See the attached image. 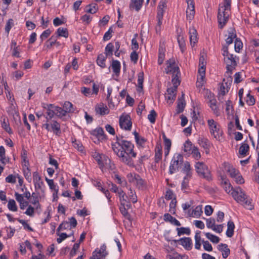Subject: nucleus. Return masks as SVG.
I'll list each match as a JSON object with an SVG mask.
<instances>
[{
	"label": "nucleus",
	"instance_id": "obj_1",
	"mask_svg": "<svg viewBox=\"0 0 259 259\" xmlns=\"http://www.w3.org/2000/svg\"><path fill=\"white\" fill-rule=\"evenodd\" d=\"M112 148L122 162L130 166H134V158L136 157L137 153L134 151V145L131 142L123 140L122 136H116V142L112 144Z\"/></svg>",
	"mask_w": 259,
	"mask_h": 259
},
{
	"label": "nucleus",
	"instance_id": "obj_2",
	"mask_svg": "<svg viewBox=\"0 0 259 259\" xmlns=\"http://www.w3.org/2000/svg\"><path fill=\"white\" fill-rule=\"evenodd\" d=\"M231 4V0H224V4L219 5L218 20L221 28H223L229 20Z\"/></svg>",
	"mask_w": 259,
	"mask_h": 259
},
{
	"label": "nucleus",
	"instance_id": "obj_3",
	"mask_svg": "<svg viewBox=\"0 0 259 259\" xmlns=\"http://www.w3.org/2000/svg\"><path fill=\"white\" fill-rule=\"evenodd\" d=\"M231 195L236 201L242 203L246 208L249 210L253 208L251 200L248 199L247 196L240 188H238L237 191H233Z\"/></svg>",
	"mask_w": 259,
	"mask_h": 259
},
{
	"label": "nucleus",
	"instance_id": "obj_4",
	"mask_svg": "<svg viewBox=\"0 0 259 259\" xmlns=\"http://www.w3.org/2000/svg\"><path fill=\"white\" fill-rule=\"evenodd\" d=\"M195 167L199 176L209 181L211 179L210 172L208 167L203 162H197L195 163Z\"/></svg>",
	"mask_w": 259,
	"mask_h": 259
},
{
	"label": "nucleus",
	"instance_id": "obj_5",
	"mask_svg": "<svg viewBox=\"0 0 259 259\" xmlns=\"http://www.w3.org/2000/svg\"><path fill=\"white\" fill-rule=\"evenodd\" d=\"M183 162V156L180 154H175L171 161L169 167V172L170 174L174 173L179 170V168Z\"/></svg>",
	"mask_w": 259,
	"mask_h": 259
},
{
	"label": "nucleus",
	"instance_id": "obj_6",
	"mask_svg": "<svg viewBox=\"0 0 259 259\" xmlns=\"http://www.w3.org/2000/svg\"><path fill=\"white\" fill-rule=\"evenodd\" d=\"M119 125L122 129L131 131L132 122L130 116L128 115L121 116L119 119Z\"/></svg>",
	"mask_w": 259,
	"mask_h": 259
},
{
	"label": "nucleus",
	"instance_id": "obj_7",
	"mask_svg": "<svg viewBox=\"0 0 259 259\" xmlns=\"http://www.w3.org/2000/svg\"><path fill=\"white\" fill-rule=\"evenodd\" d=\"M42 105V107L46 110L45 118L47 121H50L55 115V105L52 104L46 103H43Z\"/></svg>",
	"mask_w": 259,
	"mask_h": 259
},
{
	"label": "nucleus",
	"instance_id": "obj_8",
	"mask_svg": "<svg viewBox=\"0 0 259 259\" xmlns=\"http://www.w3.org/2000/svg\"><path fill=\"white\" fill-rule=\"evenodd\" d=\"M187 3L188 7L186 11V16L187 19L192 20L195 15V7L193 0H186Z\"/></svg>",
	"mask_w": 259,
	"mask_h": 259
},
{
	"label": "nucleus",
	"instance_id": "obj_9",
	"mask_svg": "<svg viewBox=\"0 0 259 259\" xmlns=\"http://www.w3.org/2000/svg\"><path fill=\"white\" fill-rule=\"evenodd\" d=\"M225 61L227 64V70L229 71H232L233 69L236 66L237 63L235 58L232 54H229L225 57Z\"/></svg>",
	"mask_w": 259,
	"mask_h": 259
},
{
	"label": "nucleus",
	"instance_id": "obj_10",
	"mask_svg": "<svg viewBox=\"0 0 259 259\" xmlns=\"http://www.w3.org/2000/svg\"><path fill=\"white\" fill-rule=\"evenodd\" d=\"M33 182L35 189H39L44 191V183L41 181V177L37 172L33 174Z\"/></svg>",
	"mask_w": 259,
	"mask_h": 259
},
{
	"label": "nucleus",
	"instance_id": "obj_11",
	"mask_svg": "<svg viewBox=\"0 0 259 259\" xmlns=\"http://www.w3.org/2000/svg\"><path fill=\"white\" fill-rule=\"evenodd\" d=\"M218 249L222 253L224 258H226L230 253V250L226 244L221 243L218 246Z\"/></svg>",
	"mask_w": 259,
	"mask_h": 259
},
{
	"label": "nucleus",
	"instance_id": "obj_12",
	"mask_svg": "<svg viewBox=\"0 0 259 259\" xmlns=\"http://www.w3.org/2000/svg\"><path fill=\"white\" fill-rule=\"evenodd\" d=\"M221 185L225 189L226 192L228 193H231L234 190H233V187L231 184L229 183L228 180L224 177L221 176Z\"/></svg>",
	"mask_w": 259,
	"mask_h": 259
},
{
	"label": "nucleus",
	"instance_id": "obj_13",
	"mask_svg": "<svg viewBox=\"0 0 259 259\" xmlns=\"http://www.w3.org/2000/svg\"><path fill=\"white\" fill-rule=\"evenodd\" d=\"M163 220L165 222H169L172 225L176 226H180V222L177 220L175 218L171 216L170 214L166 213L164 214Z\"/></svg>",
	"mask_w": 259,
	"mask_h": 259
},
{
	"label": "nucleus",
	"instance_id": "obj_14",
	"mask_svg": "<svg viewBox=\"0 0 259 259\" xmlns=\"http://www.w3.org/2000/svg\"><path fill=\"white\" fill-rule=\"evenodd\" d=\"M177 90L172 88H168L167 90V94H165V97L166 100L167 101H171V103L175 100L176 97Z\"/></svg>",
	"mask_w": 259,
	"mask_h": 259
},
{
	"label": "nucleus",
	"instance_id": "obj_15",
	"mask_svg": "<svg viewBox=\"0 0 259 259\" xmlns=\"http://www.w3.org/2000/svg\"><path fill=\"white\" fill-rule=\"evenodd\" d=\"M50 128L55 135L59 136L61 134L60 124L57 121L52 120L50 124Z\"/></svg>",
	"mask_w": 259,
	"mask_h": 259
},
{
	"label": "nucleus",
	"instance_id": "obj_16",
	"mask_svg": "<svg viewBox=\"0 0 259 259\" xmlns=\"http://www.w3.org/2000/svg\"><path fill=\"white\" fill-rule=\"evenodd\" d=\"M166 259H188V256L186 255H180L175 251L169 252L166 255Z\"/></svg>",
	"mask_w": 259,
	"mask_h": 259
},
{
	"label": "nucleus",
	"instance_id": "obj_17",
	"mask_svg": "<svg viewBox=\"0 0 259 259\" xmlns=\"http://www.w3.org/2000/svg\"><path fill=\"white\" fill-rule=\"evenodd\" d=\"M166 3L167 0L160 1L158 6L157 16H159V15H161V17L163 18V13L165 12V10L166 7Z\"/></svg>",
	"mask_w": 259,
	"mask_h": 259
},
{
	"label": "nucleus",
	"instance_id": "obj_18",
	"mask_svg": "<svg viewBox=\"0 0 259 259\" xmlns=\"http://www.w3.org/2000/svg\"><path fill=\"white\" fill-rule=\"evenodd\" d=\"M184 94H182V98L178 99V103L177 107V112L178 114L182 113L185 108L186 103L184 99Z\"/></svg>",
	"mask_w": 259,
	"mask_h": 259
},
{
	"label": "nucleus",
	"instance_id": "obj_19",
	"mask_svg": "<svg viewBox=\"0 0 259 259\" xmlns=\"http://www.w3.org/2000/svg\"><path fill=\"white\" fill-rule=\"evenodd\" d=\"M209 129L211 135L216 139L219 138L220 136L222 134V131L220 129V125L218 123L210 127Z\"/></svg>",
	"mask_w": 259,
	"mask_h": 259
},
{
	"label": "nucleus",
	"instance_id": "obj_20",
	"mask_svg": "<svg viewBox=\"0 0 259 259\" xmlns=\"http://www.w3.org/2000/svg\"><path fill=\"white\" fill-rule=\"evenodd\" d=\"M190 41L191 45H194L197 41V31L194 28H190L189 29Z\"/></svg>",
	"mask_w": 259,
	"mask_h": 259
},
{
	"label": "nucleus",
	"instance_id": "obj_21",
	"mask_svg": "<svg viewBox=\"0 0 259 259\" xmlns=\"http://www.w3.org/2000/svg\"><path fill=\"white\" fill-rule=\"evenodd\" d=\"M93 135L96 136L99 139L104 140L106 139V136L102 127H98L93 131Z\"/></svg>",
	"mask_w": 259,
	"mask_h": 259
},
{
	"label": "nucleus",
	"instance_id": "obj_22",
	"mask_svg": "<svg viewBox=\"0 0 259 259\" xmlns=\"http://www.w3.org/2000/svg\"><path fill=\"white\" fill-rule=\"evenodd\" d=\"M225 170L229 173L230 177L234 178L237 175L239 174V171L235 169L233 166L230 164H227L225 166Z\"/></svg>",
	"mask_w": 259,
	"mask_h": 259
},
{
	"label": "nucleus",
	"instance_id": "obj_23",
	"mask_svg": "<svg viewBox=\"0 0 259 259\" xmlns=\"http://www.w3.org/2000/svg\"><path fill=\"white\" fill-rule=\"evenodd\" d=\"M249 149V145L247 143H243L239 148V153L243 157H244L248 154Z\"/></svg>",
	"mask_w": 259,
	"mask_h": 259
},
{
	"label": "nucleus",
	"instance_id": "obj_24",
	"mask_svg": "<svg viewBox=\"0 0 259 259\" xmlns=\"http://www.w3.org/2000/svg\"><path fill=\"white\" fill-rule=\"evenodd\" d=\"M235 225L232 221H229L227 224V230L226 231V235L228 237H232L234 234V230Z\"/></svg>",
	"mask_w": 259,
	"mask_h": 259
},
{
	"label": "nucleus",
	"instance_id": "obj_25",
	"mask_svg": "<svg viewBox=\"0 0 259 259\" xmlns=\"http://www.w3.org/2000/svg\"><path fill=\"white\" fill-rule=\"evenodd\" d=\"M232 71H229L227 70L226 72L225 75L226 78H224L223 82L226 85V87L230 88L232 82V77L231 75L232 74Z\"/></svg>",
	"mask_w": 259,
	"mask_h": 259
},
{
	"label": "nucleus",
	"instance_id": "obj_26",
	"mask_svg": "<svg viewBox=\"0 0 259 259\" xmlns=\"http://www.w3.org/2000/svg\"><path fill=\"white\" fill-rule=\"evenodd\" d=\"M179 241L187 250H190L191 249V239L190 238H182L179 240Z\"/></svg>",
	"mask_w": 259,
	"mask_h": 259
},
{
	"label": "nucleus",
	"instance_id": "obj_27",
	"mask_svg": "<svg viewBox=\"0 0 259 259\" xmlns=\"http://www.w3.org/2000/svg\"><path fill=\"white\" fill-rule=\"evenodd\" d=\"M142 4L141 1L131 0L130 7L131 9H135L137 11H139L141 9Z\"/></svg>",
	"mask_w": 259,
	"mask_h": 259
},
{
	"label": "nucleus",
	"instance_id": "obj_28",
	"mask_svg": "<svg viewBox=\"0 0 259 259\" xmlns=\"http://www.w3.org/2000/svg\"><path fill=\"white\" fill-rule=\"evenodd\" d=\"M113 71L116 75H118L120 71V63L117 60H113L111 64Z\"/></svg>",
	"mask_w": 259,
	"mask_h": 259
},
{
	"label": "nucleus",
	"instance_id": "obj_29",
	"mask_svg": "<svg viewBox=\"0 0 259 259\" xmlns=\"http://www.w3.org/2000/svg\"><path fill=\"white\" fill-rule=\"evenodd\" d=\"M106 57L105 55L101 54L98 55L97 59V64L103 68L106 67L105 61Z\"/></svg>",
	"mask_w": 259,
	"mask_h": 259
},
{
	"label": "nucleus",
	"instance_id": "obj_30",
	"mask_svg": "<svg viewBox=\"0 0 259 259\" xmlns=\"http://www.w3.org/2000/svg\"><path fill=\"white\" fill-rule=\"evenodd\" d=\"M236 37V34L235 32V31L234 29H232L228 32V37L226 39V44L228 45L231 44L233 41L234 38Z\"/></svg>",
	"mask_w": 259,
	"mask_h": 259
},
{
	"label": "nucleus",
	"instance_id": "obj_31",
	"mask_svg": "<svg viewBox=\"0 0 259 259\" xmlns=\"http://www.w3.org/2000/svg\"><path fill=\"white\" fill-rule=\"evenodd\" d=\"M96 111L97 113L100 114L101 115L108 114L109 113V110L107 106H104L99 105L96 108Z\"/></svg>",
	"mask_w": 259,
	"mask_h": 259
},
{
	"label": "nucleus",
	"instance_id": "obj_32",
	"mask_svg": "<svg viewBox=\"0 0 259 259\" xmlns=\"http://www.w3.org/2000/svg\"><path fill=\"white\" fill-rule=\"evenodd\" d=\"M55 115L58 117L62 118L63 117L66 116V112L64 108H62L59 106H55Z\"/></svg>",
	"mask_w": 259,
	"mask_h": 259
},
{
	"label": "nucleus",
	"instance_id": "obj_33",
	"mask_svg": "<svg viewBox=\"0 0 259 259\" xmlns=\"http://www.w3.org/2000/svg\"><path fill=\"white\" fill-rule=\"evenodd\" d=\"M164 58L165 50L163 47L160 46L159 48L158 63L159 65L162 64L163 62Z\"/></svg>",
	"mask_w": 259,
	"mask_h": 259
},
{
	"label": "nucleus",
	"instance_id": "obj_34",
	"mask_svg": "<svg viewBox=\"0 0 259 259\" xmlns=\"http://www.w3.org/2000/svg\"><path fill=\"white\" fill-rule=\"evenodd\" d=\"M138 91L141 92L143 89V81H144V73L141 72L138 74Z\"/></svg>",
	"mask_w": 259,
	"mask_h": 259
},
{
	"label": "nucleus",
	"instance_id": "obj_35",
	"mask_svg": "<svg viewBox=\"0 0 259 259\" xmlns=\"http://www.w3.org/2000/svg\"><path fill=\"white\" fill-rule=\"evenodd\" d=\"M45 180L47 182L50 189L53 190L56 194H57L59 191L58 187L54 184L53 180L49 179L48 178L46 177Z\"/></svg>",
	"mask_w": 259,
	"mask_h": 259
},
{
	"label": "nucleus",
	"instance_id": "obj_36",
	"mask_svg": "<svg viewBox=\"0 0 259 259\" xmlns=\"http://www.w3.org/2000/svg\"><path fill=\"white\" fill-rule=\"evenodd\" d=\"M195 248L196 249H200L201 247V237H200V231H197L195 233Z\"/></svg>",
	"mask_w": 259,
	"mask_h": 259
},
{
	"label": "nucleus",
	"instance_id": "obj_37",
	"mask_svg": "<svg viewBox=\"0 0 259 259\" xmlns=\"http://www.w3.org/2000/svg\"><path fill=\"white\" fill-rule=\"evenodd\" d=\"M2 126L9 134L12 133V131L10 126L8 119L5 117L3 119Z\"/></svg>",
	"mask_w": 259,
	"mask_h": 259
},
{
	"label": "nucleus",
	"instance_id": "obj_38",
	"mask_svg": "<svg viewBox=\"0 0 259 259\" xmlns=\"http://www.w3.org/2000/svg\"><path fill=\"white\" fill-rule=\"evenodd\" d=\"M135 184L139 189H142L146 186V183L139 175L137 176V180L136 181Z\"/></svg>",
	"mask_w": 259,
	"mask_h": 259
},
{
	"label": "nucleus",
	"instance_id": "obj_39",
	"mask_svg": "<svg viewBox=\"0 0 259 259\" xmlns=\"http://www.w3.org/2000/svg\"><path fill=\"white\" fill-rule=\"evenodd\" d=\"M56 33L57 37L62 36L67 38L68 37V32L67 28L60 27L57 29Z\"/></svg>",
	"mask_w": 259,
	"mask_h": 259
},
{
	"label": "nucleus",
	"instance_id": "obj_40",
	"mask_svg": "<svg viewBox=\"0 0 259 259\" xmlns=\"http://www.w3.org/2000/svg\"><path fill=\"white\" fill-rule=\"evenodd\" d=\"M194 147L192 142L188 140L184 144V151L185 152L190 153L192 151Z\"/></svg>",
	"mask_w": 259,
	"mask_h": 259
},
{
	"label": "nucleus",
	"instance_id": "obj_41",
	"mask_svg": "<svg viewBox=\"0 0 259 259\" xmlns=\"http://www.w3.org/2000/svg\"><path fill=\"white\" fill-rule=\"evenodd\" d=\"M0 161L4 164L8 161L6 157L5 149L3 146H0Z\"/></svg>",
	"mask_w": 259,
	"mask_h": 259
},
{
	"label": "nucleus",
	"instance_id": "obj_42",
	"mask_svg": "<svg viewBox=\"0 0 259 259\" xmlns=\"http://www.w3.org/2000/svg\"><path fill=\"white\" fill-rule=\"evenodd\" d=\"M63 108L66 113L73 112L74 111L72 104L68 101L65 102L63 105Z\"/></svg>",
	"mask_w": 259,
	"mask_h": 259
},
{
	"label": "nucleus",
	"instance_id": "obj_43",
	"mask_svg": "<svg viewBox=\"0 0 259 259\" xmlns=\"http://www.w3.org/2000/svg\"><path fill=\"white\" fill-rule=\"evenodd\" d=\"M177 39L180 49L182 52H184L186 50V45L184 38L182 36L179 35Z\"/></svg>",
	"mask_w": 259,
	"mask_h": 259
},
{
	"label": "nucleus",
	"instance_id": "obj_44",
	"mask_svg": "<svg viewBox=\"0 0 259 259\" xmlns=\"http://www.w3.org/2000/svg\"><path fill=\"white\" fill-rule=\"evenodd\" d=\"M114 46L112 43H109L105 48V56H112Z\"/></svg>",
	"mask_w": 259,
	"mask_h": 259
},
{
	"label": "nucleus",
	"instance_id": "obj_45",
	"mask_svg": "<svg viewBox=\"0 0 259 259\" xmlns=\"http://www.w3.org/2000/svg\"><path fill=\"white\" fill-rule=\"evenodd\" d=\"M96 250H97V254L98 255H101L102 257H103L104 258H105L106 256L108 254V252L106 251V246L105 245V244H103V245H102L100 248V249H99V250H98V249H96Z\"/></svg>",
	"mask_w": 259,
	"mask_h": 259
},
{
	"label": "nucleus",
	"instance_id": "obj_46",
	"mask_svg": "<svg viewBox=\"0 0 259 259\" xmlns=\"http://www.w3.org/2000/svg\"><path fill=\"white\" fill-rule=\"evenodd\" d=\"M73 232L70 235H68L65 233H58L57 235L59 236V238H57V242L58 243H60L66 238H67L68 237L71 236V235H73Z\"/></svg>",
	"mask_w": 259,
	"mask_h": 259
},
{
	"label": "nucleus",
	"instance_id": "obj_47",
	"mask_svg": "<svg viewBox=\"0 0 259 259\" xmlns=\"http://www.w3.org/2000/svg\"><path fill=\"white\" fill-rule=\"evenodd\" d=\"M205 236L213 243H218L220 241V238L219 237L215 236L210 233H206Z\"/></svg>",
	"mask_w": 259,
	"mask_h": 259
},
{
	"label": "nucleus",
	"instance_id": "obj_48",
	"mask_svg": "<svg viewBox=\"0 0 259 259\" xmlns=\"http://www.w3.org/2000/svg\"><path fill=\"white\" fill-rule=\"evenodd\" d=\"M167 68L165 69V71L167 74L170 73L171 70L170 68H172L175 65V61L174 59H170L166 62Z\"/></svg>",
	"mask_w": 259,
	"mask_h": 259
},
{
	"label": "nucleus",
	"instance_id": "obj_49",
	"mask_svg": "<svg viewBox=\"0 0 259 259\" xmlns=\"http://www.w3.org/2000/svg\"><path fill=\"white\" fill-rule=\"evenodd\" d=\"M8 207L10 210L16 211L17 210V206L14 200L10 199L8 204Z\"/></svg>",
	"mask_w": 259,
	"mask_h": 259
},
{
	"label": "nucleus",
	"instance_id": "obj_50",
	"mask_svg": "<svg viewBox=\"0 0 259 259\" xmlns=\"http://www.w3.org/2000/svg\"><path fill=\"white\" fill-rule=\"evenodd\" d=\"M162 157V151L161 148L159 147H157L155 150V161L156 162H158L161 159Z\"/></svg>",
	"mask_w": 259,
	"mask_h": 259
},
{
	"label": "nucleus",
	"instance_id": "obj_51",
	"mask_svg": "<svg viewBox=\"0 0 259 259\" xmlns=\"http://www.w3.org/2000/svg\"><path fill=\"white\" fill-rule=\"evenodd\" d=\"M177 230L178 231V235L179 236H181L185 234L187 235H189L190 234V230L188 228H178Z\"/></svg>",
	"mask_w": 259,
	"mask_h": 259
},
{
	"label": "nucleus",
	"instance_id": "obj_52",
	"mask_svg": "<svg viewBox=\"0 0 259 259\" xmlns=\"http://www.w3.org/2000/svg\"><path fill=\"white\" fill-rule=\"evenodd\" d=\"M98 10V8L97 7V5L95 4L94 6H92L91 5H89L86 7V12L87 13L95 14Z\"/></svg>",
	"mask_w": 259,
	"mask_h": 259
},
{
	"label": "nucleus",
	"instance_id": "obj_53",
	"mask_svg": "<svg viewBox=\"0 0 259 259\" xmlns=\"http://www.w3.org/2000/svg\"><path fill=\"white\" fill-rule=\"evenodd\" d=\"M156 116L157 114L155 110H152L150 111V114L148 115V119L151 123H154Z\"/></svg>",
	"mask_w": 259,
	"mask_h": 259
},
{
	"label": "nucleus",
	"instance_id": "obj_54",
	"mask_svg": "<svg viewBox=\"0 0 259 259\" xmlns=\"http://www.w3.org/2000/svg\"><path fill=\"white\" fill-rule=\"evenodd\" d=\"M128 195L130 200L133 203H135L137 202V197L135 194V192L134 191H133L131 189H130V192L128 193Z\"/></svg>",
	"mask_w": 259,
	"mask_h": 259
},
{
	"label": "nucleus",
	"instance_id": "obj_55",
	"mask_svg": "<svg viewBox=\"0 0 259 259\" xmlns=\"http://www.w3.org/2000/svg\"><path fill=\"white\" fill-rule=\"evenodd\" d=\"M246 102L249 106H252L255 104V100L254 97L248 93L247 95Z\"/></svg>",
	"mask_w": 259,
	"mask_h": 259
},
{
	"label": "nucleus",
	"instance_id": "obj_56",
	"mask_svg": "<svg viewBox=\"0 0 259 259\" xmlns=\"http://www.w3.org/2000/svg\"><path fill=\"white\" fill-rule=\"evenodd\" d=\"M191 153L193 157L196 160H198L201 157L200 153L199 152L198 149L196 147H194L192 151H191Z\"/></svg>",
	"mask_w": 259,
	"mask_h": 259
},
{
	"label": "nucleus",
	"instance_id": "obj_57",
	"mask_svg": "<svg viewBox=\"0 0 259 259\" xmlns=\"http://www.w3.org/2000/svg\"><path fill=\"white\" fill-rule=\"evenodd\" d=\"M137 34H135V37L132 40V49L134 51H136L139 48V44L136 39Z\"/></svg>",
	"mask_w": 259,
	"mask_h": 259
},
{
	"label": "nucleus",
	"instance_id": "obj_58",
	"mask_svg": "<svg viewBox=\"0 0 259 259\" xmlns=\"http://www.w3.org/2000/svg\"><path fill=\"white\" fill-rule=\"evenodd\" d=\"M206 226L208 228L211 229L214 228L215 225V220L213 218H209L206 220Z\"/></svg>",
	"mask_w": 259,
	"mask_h": 259
},
{
	"label": "nucleus",
	"instance_id": "obj_59",
	"mask_svg": "<svg viewBox=\"0 0 259 259\" xmlns=\"http://www.w3.org/2000/svg\"><path fill=\"white\" fill-rule=\"evenodd\" d=\"M14 25L13 20L12 19H10L8 20L6 23V25L5 27V31L7 33H9L11 28Z\"/></svg>",
	"mask_w": 259,
	"mask_h": 259
},
{
	"label": "nucleus",
	"instance_id": "obj_60",
	"mask_svg": "<svg viewBox=\"0 0 259 259\" xmlns=\"http://www.w3.org/2000/svg\"><path fill=\"white\" fill-rule=\"evenodd\" d=\"M230 88L226 87L224 82H222V85L220 87V94L222 96H224L228 92Z\"/></svg>",
	"mask_w": 259,
	"mask_h": 259
},
{
	"label": "nucleus",
	"instance_id": "obj_61",
	"mask_svg": "<svg viewBox=\"0 0 259 259\" xmlns=\"http://www.w3.org/2000/svg\"><path fill=\"white\" fill-rule=\"evenodd\" d=\"M203 246L204 249L207 251H211L212 250V247L211 244L208 241H202Z\"/></svg>",
	"mask_w": 259,
	"mask_h": 259
},
{
	"label": "nucleus",
	"instance_id": "obj_62",
	"mask_svg": "<svg viewBox=\"0 0 259 259\" xmlns=\"http://www.w3.org/2000/svg\"><path fill=\"white\" fill-rule=\"evenodd\" d=\"M139 175L136 174H129L127 175V179L128 182L131 183L135 184V182L137 180V176H138Z\"/></svg>",
	"mask_w": 259,
	"mask_h": 259
},
{
	"label": "nucleus",
	"instance_id": "obj_63",
	"mask_svg": "<svg viewBox=\"0 0 259 259\" xmlns=\"http://www.w3.org/2000/svg\"><path fill=\"white\" fill-rule=\"evenodd\" d=\"M57 38V36L52 35L48 40V42H49V44L47 45V47L48 48H50L52 46L54 45L55 42H56Z\"/></svg>",
	"mask_w": 259,
	"mask_h": 259
},
{
	"label": "nucleus",
	"instance_id": "obj_64",
	"mask_svg": "<svg viewBox=\"0 0 259 259\" xmlns=\"http://www.w3.org/2000/svg\"><path fill=\"white\" fill-rule=\"evenodd\" d=\"M242 48V42L236 38L235 40V50L236 52H239L240 50Z\"/></svg>",
	"mask_w": 259,
	"mask_h": 259
}]
</instances>
